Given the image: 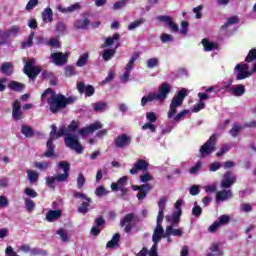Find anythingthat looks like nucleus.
Here are the masks:
<instances>
[{
  "instance_id": "52",
  "label": "nucleus",
  "mask_w": 256,
  "mask_h": 256,
  "mask_svg": "<svg viewBox=\"0 0 256 256\" xmlns=\"http://www.w3.org/2000/svg\"><path fill=\"white\" fill-rule=\"evenodd\" d=\"M85 182V176L83 175V173H79L77 177V187L79 189H83V187H85Z\"/></svg>"
},
{
  "instance_id": "12",
  "label": "nucleus",
  "mask_w": 256,
  "mask_h": 256,
  "mask_svg": "<svg viewBox=\"0 0 256 256\" xmlns=\"http://www.w3.org/2000/svg\"><path fill=\"white\" fill-rule=\"evenodd\" d=\"M171 89L172 87L169 83L163 82L158 88V93H156L158 101H165V99H167L169 96V93H171Z\"/></svg>"
},
{
  "instance_id": "5",
  "label": "nucleus",
  "mask_w": 256,
  "mask_h": 256,
  "mask_svg": "<svg viewBox=\"0 0 256 256\" xmlns=\"http://www.w3.org/2000/svg\"><path fill=\"white\" fill-rule=\"evenodd\" d=\"M187 97V90L182 89L172 98L170 103V110L168 112V119H173L177 113V107H181Z\"/></svg>"
},
{
  "instance_id": "41",
  "label": "nucleus",
  "mask_w": 256,
  "mask_h": 256,
  "mask_svg": "<svg viewBox=\"0 0 256 256\" xmlns=\"http://www.w3.org/2000/svg\"><path fill=\"white\" fill-rule=\"evenodd\" d=\"M145 23L144 18H139L135 20L134 22H131L130 25L128 26V31H133V29H137V27H141Z\"/></svg>"
},
{
  "instance_id": "26",
  "label": "nucleus",
  "mask_w": 256,
  "mask_h": 256,
  "mask_svg": "<svg viewBox=\"0 0 256 256\" xmlns=\"http://www.w3.org/2000/svg\"><path fill=\"white\" fill-rule=\"evenodd\" d=\"M152 101H159L157 98V92H149L148 95L142 97L141 105L142 107H145L147 103H151Z\"/></svg>"
},
{
  "instance_id": "22",
  "label": "nucleus",
  "mask_w": 256,
  "mask_h": 256,
  "mask_svg": "<svg viewBox=\"0 0 256 256\" xmlns=\"http://www.w3.org/2000/svg\"><path fill=\"white\" fill-rule=\"evenodd\" d=\"M61 215H63V211L61 210H50L46 214V220L49 221V223H53V221H57Z\"/></svg>"
},
{
  "instance_id": "11",
  "label": "nucleus",
  "mask_w": 256,
  "mask_h": 256,
  "mask_svg": "<svg viewBox=\"0 0 256 256\" xmlns=\"http://www.w3.org/2000/svg\"><path fill=\"white\" fill-rule=\"evenodd\" d=\"M234 183H237V176H235L233 172L227 171L221 181V187H223V189H229Z\"/></svg>"
},
{
  "instance_id": "37",
  "label": "nucleus",
  "mask_w": 256,
  "mask_h": 256,
  "mask_svg": "<svg viewBox=\"0 0 256 256\" xmlns=\"http://www.w3.org/2000/svg\"><path fill=\"white\" fill-rule=\"evenodd\" d=\"M89 61V53H84L80 55L79 59L76 62V67H85Z\"/></svg>"
},
{
  "instance_id": "23",
  "label": "nucleus",
  "mask_w": 256,
  "mask_h": 256,
  "mask_svg": "<svg viewBox=\"0 0 256 256\" xmlns=\"http://www.w3.org/2000/svg\"><path fill=\"white\" fill-rule=\"evenodd\" d=\"M233 197L231 190H221L216 193V201H227Z\"/></svg>"
},
{
  "instance_id": "6",
  "label": "nucleus",
  "mask_w": 256,
  "mask_h": 256,
  "mask_svg": "<svg viewBox=\"0 0 256 256\" xmlns=\"http://www.w3.org/2000/svg\"><path fill=\"white\" fill-rule=\"evenodd\" d=\"M217 145V134H212L210 138L201 146L200 148V154L202 157H205V155H211L217 148L215 147Z\"/></svg>"
},
{
  "instance_id": "55",
  "label": "nucleus",
  "mask_w": 256,
  "mask_h": 256,
  "mask_svg": "<svg viewBox=\"0 0 256 256\" xmlns=\"http://www.w3.org/2000/svg\"><path fill=\"white\" fill-rule=\"evenodd\" d=\"M160 40H161V43H169L174 41L173 36L167 33L161 34Z\"/></svg>"
},
{
  "instance_id": "24",
  "label": "nucleus",
  "mask_w": 256,
  "mask_h": 256,
  "mask_svg": "<svg viewBox=\"0 0 256 256\" xmlns=\"http://www.w3.org/2000/svg\"><path fill=\"white\" fill-rule=\"evenodd\" d=\"M201 44L204 47V51H207V52L215 51V49H218V47H219V45L217 43L211 42L207 38L202 39Z\"/></svg>"
},
{
  "instance_id": "4",
  "label": "nucleus",
  "mask_w": 256,
  "mask_h": 256,
  "mask_svg": "<svg viewBox=\"0 0 256 256\" xmlns=\"http://www.w3.org/2000/svg\"><path fill=\"white\" fill-rule=\"evenodd\" d=\"M59 129H64L63 136H65L64 143L66 147H68L69 149H72L73 151H76V153L81 155V153H83V145H81V142H79V138L77 137V135L68 133L67 127L65 126H62Z\"/></svg>"
},
{
  "instance_id": "15",
  "label": "nucleus",
  "mask_w": 256,
  "mask_h": 256,
  "mask_svg": "<svg viewBox=\"0 0 256 256\" xmlns=\"http://www.w3.org/2000/svg\"><path fill=\"white\" fill-rule=\"evenodd\" d=\"M205 91H206V93H204V92L198 93V98L201 103H203V101H206L207 99H211V97H215V95H217V93H219V91H221V89H219L218 86H210V87L206 88ZM207 93H213V95H209Z\"/></svg>"
},
{
  "instance_id": "47",
  "label": "nucleus",
  "mask_w": 256,
  "mask_h": 256,
  "mask_svg": "<svg viewBox=\"0 0 256 256\" xmlns=\"http://www.w3.org/2000/svg\"><path fill=\"white\" fill-rule=\"evenodd\" d=\"M56 235H59L61 240L64 243H67V241H69V235L67 234V232L63 228H60L59 230H57Z\"/></svg>"
},
{
  "instance_id": "50",
  "label": "nucleus",
  "mask_w": 256,
  "mask_h": 256,
  "mask_svg": "<svg viewBox=\"0 0 256 256\" xmlns=\"http://www.w3.org/2000/svg\"><path fill=\"white\" fill-rule=\"evenodd\" d=\"M143 131H147V129H149L151 131V133H155V131H157V126L155 124H153V122H146L143 126H142Z\"/></svg>"
},
{
  "instance_id": "45",
  "label": "nucleus",
  "mask_w": 256,
  "mask_h": 256,
  "mask_svg": "<svg viewBox=\"0 0 256 256\" xmlns=\"http://www.w3.org/2000/svg\"><path fill=\"white\" fill-rule=\"evenodd\" d=\"M95 195L97 197H105V195H109V191L104 186H98L95 190Z\"/></svg>"
},
{
  "instance_id": "3",
  "label": "nucleus",
  "mask_w": 256,
  "mask_h": 256,
  "mask_svg": "<svg viewBox=\"0 0 256 256\" xmlns=\"http://www.w3.org/2000/svg\"><path fill=\"white\" fill-rule=\"evenodd\" d=\"M139 171H143V175H140L139 179L141 183H147L149 181H153V176L147 171H149V163L146 162L145 159H138L134 165L133 168L130 169L131 175H137Z\"/></svg>"
},
{
  "instance_id": "54",
  "label": "nucleus",
  "mask_w": 256,
  "mask_h": 256,
  "mask_svg": "<svg viewBox=\"0 0 256 256\" xmlns=\"http://www.w3.org/2000/svg\"><path fill=\"white\" fill-rule=\"evenodd\" d=\"M25 206H26L27 211L29 213H31V211H33V209H35V202L33 200H31V198H26Z\"/></svg>"
},
{
  "instance_id": "44",
  "label": "nucleus",
  "mask_w": 256,
  "mask_h": 256,
  "mask_svg": "<svg viewBox=\"0 0 256 256\" xmlns=\"http://www.w3.org/2000/svg\"><path fill=\"white\" fill-rule=\"evenodd\" d=\"M21 133L25 135V137H33V135H35L31 126H22Z\"/></svg>"
},
{
  "instance_id": "35",
  "label": "nucleus",
  "mask_w": 256,
  "mask_h": 256,
  "mask_svg": "<svg viewBox=\"0 0 256 256\" xmlns=\"http://www.w3.org/2000/svg\"><path fill=\"white\" fill-rule=\"evenodd\" d=\"M231 91L235 97H242V95H245V85L240 84L236 87L231 88Z\"/></svg>"
},
{
  "instance_id": "58",
  "label": "nucleus",
  "mask_w": 256,
  "mask_h": 256,
  "mask_svg": "<svg viewBox=\"0 0 256 256\" xmlns=\"http://www.w3.org/2000/svg\"><path fill=\"white\" fill-rule=\"evenodd\" d=\"M201 11H203V5H199L193 8V13H195V19H201L203 17Z\"/></svg>"
},
{
  "instance_id": "51",
  "label": "nucleus",
  "mask_w": 256,
  "mask_h": 256,
  "mask_svg": "<svg viewBox=\"0 0 256 256\" xmlns=\"http://www.w3.org/2000/svg\"><path fill=\"white\" fill-rule=\"evenodd\" d=\"M240 131H241V125L235 123L233 127L230 129L229 133L232 137H237Z\"/></svg>"
},
{
  "instance_id": "49",
  "label": "nucleus",
  "mask_w": 256,
  "mask_h": 256,
  "mask_svg": "<svg viewBox=\"0 0 256 256\" xmlns=\"http://www.w3.org/2000/svg\"><path fill=\"white\" fill-rule=\"evenodd\" d=\"M154 67H159V59L157 58H150L147 60V68L154 69Z\"/></svg>"
},
{
  "instance_id": "42",
  "label": "nucleus",
  "mask_w": 256,
  "mask_h": 256,
  "mask_svg": "<svg viewBox=\"0 0 256 256\" xmlns=\"http://www.w3.org/2000/svg\"><path fill=\"white\" fill-rule=\"evenodd\" d=\"M151 189H152L151 184H149V188L141 189L137 194V199L139 201H143V199H145L147 197V193H149V191H151Z\"/></svg>"
},
{
  "instance_id": "38",
  "label": "nucleus",
  "mask_w": 256,
  "mask_h": 256,
  "mask_svg": "<svg viewBox=\"0 0 256 256\" xmlns=\"http://www.w3.org/2000/svg\"><path fill=\"white\" fill-rule=\"evenodd\" d=\"M137 59H139V52H135L132 57L130 58L129 62L126 65L125 70L126 71H132L134 65H135V61H137Z\"/></svg>"
},
{
  "instance_id": "7",
  "label": "nucleus",
  "mask_w": 256,
  "mask_h": 256,
  "mask_svg": "<svg viewBox=\"0 0 256 256\" xmlns=\"http://www.w3.org/2000/svg\"><path fill=\"white\" fill-rule=\"evenodd\" d=\"M131 141H133L131 136L122 133L114 139V145L116 149H126V147H129V145H131Z\"/></svg>"
},
{
  "instance_id": "21",
  "label": "nucleus",
  "mask_w": 256,
  "mask_h": 256,
  "mask_svg": "<svg viewBox=\"0 0 256 256\" xmlns=\"http://www.w3.org/2000/svg\"><path fill=\"white\" fill-rule=\"evenodd\" d=\"M79 9H81V4H79V2H76L67 8L63 6H57V10L60 13H73L74 11H79Z\"/></svg>"
},
{
  "instance_id": "59",
  "label": "nucleus",
  "mask_w": 256,
  "mask_h": 256,
  "mask_svg": "<svg viewBox=\"0 0 256 256\" xmlns=\"http://www.w3.org/2000/svg\"><path fill=\"white\" fill-rule=\"evenodd\" d=\"M231 221V217L229 215H221L219 217V225H227Z\"/></svg>"
},
{
  "instance_id": "1",
  "label": "nucleus",
  "mask_w": 256,
  "mask_h": 256,
  "mask_svg": "<svg viewBox=\"0 0 256 256\" xmlns=\"http://www.w3.org/2000/svg\"><path fill=\"white\" fill-rule=\"evenodd\" d=\"M47 95H51V97L47 100L51 113L55 115L56 113H59V111H61L62 109H65L63 94H55L53 92V89L47 88L42 93L41 99H45Z\"/></svg>"
},
{
  "instance_id": "13",
  "label": "nucleus",
  "mask_w": 256,
  "mask_h": 256,
  "mask_svg": "<svg viewBox=\"0 0 256 256\" xmlns=\"http://www.w3.org/2000/svg\"><path fill=\"white\" fill-rule=\"evenodd\" d=\"M133 219H135L134 213H128L121 219L120 227H124L126 233H131V231H133V224H131Z\"/></svg>"
},
{
  "instance_id": "36",
  "label": "nucleus",
  "mask_w": 256,
  "mask_h": 256,
  "mask_svg": "<svg viewBox=\"0 0 256 256\" xmlns=\"http://www.w3.org/2000/svg\"><path fill=\"white\" fill-rule=\"evenodd\" d=\"M27 177H28V181L30 183H37L39 181V173L33 171V170H27Z\"/></svg>"
},
{
  "instance_id": "62",
  "label": "nucleus",
  "mask_w": 256,
  "mask_h": 256,
  "mask_svg": "<svg viewBox=\"0 0 256 256\" xmlns=\"http://www.w3.org/2000/svg\"><path fill=\"white\" fill-rule=\"evenodd\" d=\"M203 213V209L201 208V206H194L192 208V215H194V217H201V214Z\"/></svg>"
},
{
  "instance_id": "27",
  "label": "nucleus",
  "mask_w": 256,
  "mask_h": 256,
  "mask_svg": "<svg viewBox=\"0 0 256 256\" xmlns=\"http://www.w3.org/2000/svg\"><path fill=\"white\" fill-rule=\"evenodd\" d=\"M119 241H121V234L115 233L110 241L107 242V249H115L119 245Z\"/></svg>"
},
{
  "instance_id": "16",
  "label": "nucleus",
  "mask_w": 256,
  "mask_h": 256,
  "mask_svg": "<svg viewBox=\"0 0 256 256\" xmlns=\"http://www.w3.org/2000/svg\"><path fill=\"white\" fill-rule=\"evenodd\" d=\"M77 91L80 95L85 93L86 97H93L95 95V87L93 85L85 86V82H77Z\"/></svg>"
},
{
  "instance_id": "25",
  "label": "nucleus",
  "mask_w": 256,
  "mask_h": 256,
  "mask_svg": "<svg viewBox=\"0 0 256 256\" xmlns=\"http://www.w3.org/2000/svg\"><path fill=\"white\" fill-rule=\"evenodd\" d=\"M118 47H119V45H116L114 49H105V50H103L102 58L105 61H111L113 59V57H115Z\"/></svg>"
},
{
  "instance_id": "14",
  "label": "nucleus",
  "mask_w": 256,
  "mask_h": 256,
  "mask_svg": "<svg viewBox=\"0 0 256 256\" xmlns=\"http://www.w3.org/2000/svg\"><path fill=\"white\" fill-rule=\"evenodd\" d=\"M50 59L57 66L61 67V66L67 64V61L69 59V55L63 54V52H54V53L51 54Z\"/></svg>"
},
{
  "instance_id": "56",
  "label": "nucleus",
  "mask_w": 256,
  "mask_h": 256,
  "mask_svg": "<svg viewBox=\"0 0 256 256\" xmlns=\"http://www.w3.org/2000/svg\"><path fill=\"white\" fill-rule=\"evenodd\" d=\"M37 5H39V0H29L26 5V11H33Z\"/></svg>"
},
{
  "instance_id": "33",
  "label": "nucleus",
  "mask_w": 256,
  "mask_h": 256,
  "mask_svg": "<svg viewBox=\"0 0 256 256\" xmlns=\"http://www.w3.org/2000/svg\"><path fill=\"white\" fill-rule=\"evenodd\" d=\"M9 89H11V91H23V89H25V84L21 83V82H17V81H11L8 84Z\"/></svg>"
},
{
  "instance_id": "2",
  "label": "nucleus",
  "mask_w": 256,
  "mask_h": 256,
  "mask_svg": "<svg viewBox=\"0 0 256 256\" xmlns=\"http://www.w3.org/2000/svg\"><path fill=\"white\" fill-rule=\"evenodd\" d=\"M65 135V129H59L57 132V126L55 124L51 125V132L49 133V139L46 142V151L42 154V157H55V144L53 141L59 139V137H63Z\"/></svg>"
},
{
  "instance_id": "40",
  "label": "nucleus",
  "mask_w": 256,
  "mask_h": 256,
  "mask_svg": "<svg viewBox=\"0 0 256 256\" xmlns=\"http://www.w3.org/2000/svg\"><path fill=\"white\" fill-rule=\"evenodd\" d=\"M79 121L72 120L71 123L66 128V133H75V131H78L79 129Z\"/></svg>"
},
{
  "instance_id": "34",
  "label": "nucleus",
  "mask_w": 256,
  "mask_h": 256,
  "mask_svg": "<svg viewBox=\"0 0 256 256\" xmlns=\"http://www.w3.org/2000/svg\"><path fill=\"white\" fill-rule=\"evenodd\" d=\"M119 39H121V35L119 33L113 34L112 37L106 38L105 45H103L102 48L111 47V45H113L115 41H119Z\"/></svg>"
},
{
  "instance_id": "57",
  "label": "nucleus",
  "mask_w": 256,
  "mask_h": 256,
  "mask_svg": "<svg viewBox=\"0 0 256 256\" xmlns=\"http://www.w3.org/2000/svg\"><path fill=\"white\" fill-rule=\"evenodd\" d=\"M65 75L66 77H73V75H77V71L75 70V67L67 66L65 68Z\"/></svg>"
},
{
  "instance_id": "64",
  "label": "nucleus",
  "mask_w": 256,
  "mask_h": 256,
  "mask_svg": "<svg viewBox=\"0 0 256 256\" xmlns=\"http://www.w3.org/2000/svg\"><path fill=\"white\" fill-rule=\"evenodd\" d=\"M146 119L149 123H155L157 121V114L155 112H148L146 113Z\"/></svg>"
},
{
  "instance_id": "19",
  "label": "nucleus",
  "mask_w": 256,
  "mask_h": 256,
  "mask_svg": "<svg viewBox=\"0 0 256 256\" xmlns=\"http://www.w3.org/2000/svg\"><path fill=\"white\" fill-rule=\"evenodd\" d=\"M175 226L170 225L166 227V232L164 235V239H167L170 235H173V237H182L183 236V230L182 229H175Z\"/></svg>"
},
{
  "instance_id": "9",
  "label": "nucleus",
  "mask_w": 256,
  "mask_h": 256,
  "mask_svg": "<svg viewBox=\"0 0 256 256\" xmlns=\"http://www.w3.org/2000/svg\"><path fill=\"white\" fill-rule=\"evenodd\" d=\"M12 119L14 121H21V119H25V114L21 108V101L19 100H15L12 103Z\"/></svg>"
},
{
  "instance_id": "10",
  "label": "nucleus",
  "mask_w": 256,
  "mask_h": 256,
  "mask_svg": "<svg viewBox=\"0 0 256 256\" xmlns=\"http://www.w3.org/2000/svg\"><path fill=\"white\" fill-rule=\"evenodd\" d=\"M99 129H103V124L99 121H96L89 126H86L78 131V134L82 137H85L91 133H95V131H99Z\"/></svg>"
},
{
  "instance_id": "20",
  "label": "nucleus",
  "mask_w": 256,
  "mask_h": 256,
  "mask_svg": "<svg viewBox=\"0 0 256 256\" xmlns=\"http://www.w3.org/2000/svg\"><path fill=\"white\" fill-rule=\"evenodd\" d=\"M91 203H93V200L90 197L87 196L86 198H84V201L77 208L78 213H81L82 215H85V213H89V207L91 206Z\"/></svg>"
},
{
  "instance_id": "30",
  "label": "nucleus",
  "mask_w": 256,
  "mask_h": 256,
  "mask_svg": "<svg viewBox=\"0 0 256 256\" xmlns=\"http://www.w3.org/2000/svg\"><path fill=\"white\" fill-rule=\"evenodd\" d=\"M24 73L27 75V77H29V79H37V76L39 73H41V67L35 66L34 68H31Z\"/></svg>"
},
{
  "instance_id": "28",
  "label": "nucleus",
  "mask_w": 256,
  "mask_h": 256,
  "mask_svg": "<svg viewBox=\"0 0 256 256\" xmlns=\"http://www.w3.org/2000/svg\"><path fill=\"white\" fill-rule=\"evenodd\" d=\"M90 24H91V21L89 20V18H85L84 20L78 19L74 22V28L85 30L89 27Z\"/></svg>"
},
{
  "instance_id": "63",
  "label": "nucleus",
  "mask_w": 256,
  "mask_h": 256,
  "mask_svg": "<svg viewBox=\"0 0 256 256\" xmlns=\"http://www.w3.org/2000/svg\"><path fill=\"white\" fill-rule=\"evenodd\" d=\"M9 37H11V35L9 34V30H0V39L3 41L2 43H4V45L7 43V39H9Z\"/></svg>"
},
{
  "instance_id": "46",
  "label": "nucleus",
  "mask_w": 256,
  "mask_h": 256,
  "mask_svg": "<svg viewBox=\"0 0 256 256\" xmlns=\"http://www.w3.org/2000/svg\"><path fill=\"white\" fill-rule=\"evenodd\" d=\"M13 67V64L11 62H4L0 68L1 73L4 75H9V71Z\"/></svg>"
},
{
  "instance_id": "61",
  "label": "nucleus",
  "mask_w": 256,
  "mask_h": 256,
  "mask_svg": "<svg viewBox=\"0 0 256 256\" xmlns=\"http://www.w3.org/2000/svg\"><path fill=\"white\" fill-rule=\"evenodd\" d=\"M24 193H25V195H28V197H32V198H35V197L39 196L37 191H35L32 188H25Z\"/></svg>"
},
{
  "instance_id": "29",
  "label": "nucleus",
  "mask_w": 256,
  "mask_h": 256,
  "mask_svg": "<svg viewBox=\"0 0 256 256\" xmlns=\"http://www.w3.org/2000/svg\"><path fill=\"white\" fill-rule=\"evenodd\" d=\"M182 214H183V211H181V210L174 211L171 216V219H169V217H167V220L171 221V225L175 226L181 221Z\"/></svg>"
},
{
  "instance_id": "18",
  "label": "nucleus",
  "mask_w": 256,
  "mask_h": 256,
  "mask_svg": "<svg viewBox=\"0 0 256 256\" xmlns=\"http://www.w3.org/2000/svg\"><path fill=\"white\" fill-rule=\"evenodd\" d=\"M164 235H165V230L163 229V226L156 225V228L152 235V241L154 245H158L159 241H161V237L165 238Z\"/></svg>"
},
{
  "instance_id": "43",
  "label": "nucleus",
  "mask_w": 256,
  "mask_h": 256,
  "mask_svg": "<svg viewBox=\"0 0 256 256\" xmlns=\"http://www.w3.org/2000/svg\"><path fill=\"white\" fill-rule=\"evenodd\" d=\"M246 63H253L256 61V48H252L245 58Z\"/></svg>"
},
{
  "instance_id": "53",
  "label": "nucleus",
  "mask_w": 256,
  "mask_h": 256,
  "mask_svg": "<svg viewBox=\"0 0 256 256\" xmlns=\"http://www.w3.org/2000/svg\"><path fill=\"white\" fill-rule=\"evenodd\" d=\"M57 181V175L46 178V185L50 189H55V182Z\"/></svg>"
},
{
  "instance_id": "48",
  "label": "nucleus",
  "mask_w": 256,
  "mask_h": 256,
  "mask_svg": "<svg viewBox=\"0 0 256 256\" xmlns=\"http://www.w3.org/2000/svg\"><path fill=\"white\" fill-rule=\"evenodd\" d=\"M30 69H35V58H30L24 65L23 72L29 71Z\"/></svg>"
},
{
  "instance_id": "32",
  "label": "nucleus",
  "mask_w": 256,
  "mask_h": 256,
  "mask_svg": "<svg viewBox=\"0 0 256 256\" xmlns=\"http://www.w3.org/2000/svg\"><path fill=\"white\" fill-rule=\"evenodd\" d=\"M33 39H35V32H31L26 41L21 42L22 49H29L33 47Z\"/></svg>"
},
{
  "instance_id": "31",
  "label": "nucleus",
  "mask_w": 256,
  "mask_h": 256,
  "mask_svg": "<svg viewBox=\"0 0 256 256\" xmlns=\"http://www.w3.org/2000/svg\"><path fill=\"white\" fill-rule=\"evenodd\" d=\"M42 19L47 23H53V10L51 8H46L42 12Z\"/></svg>"
},
{
  "instance_id": "60",
  "label": "nucleus",
  "mask_w": 256,
  "mask_h": 256,
  "mask_svg": "<svg viewBox=\"0 0 256 256\" xmlns=\"http://www.w3.org/2000/svg\"><path fill=\"white\" fill-rule=\"evenodd\" d=\"M34 166L36 169H41L42 171L49 169V163L47 162H35Z\"/></svg>"
},
{
  "instance_id": "8",
  "label": "nucleus",
  "mask_w": 256,
  "mask_h": 256,
  "mask_svg": "<svg viewBox=\"0 0 256 256\" xmlns=\"http://www.w3.org/2000/svg\"><path fill=\"white\" fill-rule=\"evenodd\" d=\"M58 168L62 169L64 173L57 174V182L58 183H65L69 179V171L71 170V164L67 161H60L58 163Z\"/></svg>"
},
{
  "instance_id": "17",
  "label": "nucleus",
  "mask_w": 256,
  "mask_h": 256,
  "mask_svg": "<svg viewBox=\"0 0 256 256\" xmlns=\"http://www.w3.org/2000/svg\"><path fill=\"white\" fill-rule=\"evenodd\" d=\"M167 204L166 196H162L158 201V216H157V225H161L163 223V219H165V205Z\"/></svg>"
},
{
  "instance_id": "39",
  "label": "nucleus",
  "mask_w": 256,
  "mask_h": 256,
  "mask_svg": "<svg viewBox=\"0 0 256 256\" xmlns=\"http://www.w3.org/2000/svg\"><path fill=\"white\" fill-rule=\"evenodd\" d=\"M93 105V109L96 113H103L107 109V102H96Z\"/></svg>"
}]
</instances>
